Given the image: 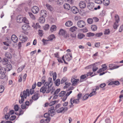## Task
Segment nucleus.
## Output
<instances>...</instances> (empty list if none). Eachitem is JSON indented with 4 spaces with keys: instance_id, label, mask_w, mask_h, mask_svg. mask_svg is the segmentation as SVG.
I'll return each mask as SVG.
<instances>
[{
    "instance_id": "1",
    "label": "nucleus",
    "mask_w": 123,
    "mask_h": 123,
    "mask_svg": "<svg viewBox=\"0 0 123 123\" xmlns=\"http://www.w3.org/2000/svg\"><path fill=\"white\" fill-rule=\"evenodd\" d=\"M34 89H31L30 91L29 89H27L26 91L24 90L23 92H21L20 94V97L21 98L20 100H19V103L20 104H22L24 100V98H26L27 96H29L30 95V93L31 95L33 94L34 92Z\"/></svg>"
},
{
    "instance_id": "2",
    "label": "nucleus",
    "mask_w": 123,
    "mask_h": 123,
    "mask_svg": "<svg viewBox=\"0 0 123 123\" xmlns=\"http://www.w3.org/2000/svg\"><path fill=\"white\" fill-rule=\"evenodd\" d=\"M47 83H45L43 86L41 88L40 91L41 92H42L44 94L45 92L46 93H49L52 89L51 87L47 84Z\"/></svg>"
},
{
    "instance_id": "3",
    "label": "nucleus",
    "mask_w": 123,
    "mask_h": 123,
    "mask_svg": "<svg viewBox=\"0 0 123 123\" xmlns=\"http://www.w3.org/2000/svg\"><path fill=\"white\" fill-rule=\"evenodd\" d=\"M77 24L78 26L81 28L84 27L86 25L85 21L82 20L78 21L77 22Z\"/></svg>"
},
{
    "instance_id": "4",
    "label": "nucleus",
    "mask_w": 123,
    "mask_h": 123,
    "mask_svg": "<svg viewBox=\"0 0 123 123\" xmlns=\"http://www.w3.org/2000/svg\"><path fill=\"white\" fill-rule=\"evenodd\" d=\"M68 110V108L67 107H62L58 109L57 110V112L58 113H64L67 111Z\"/></svg>"
},
{
    "instance_id": "5",
    "label": "nucleus",
    "mask_w": 123,
    "mask_h": 123,
    "mask_svg": "<svg viewBox=\"0 0 123 123\" xmlns=\"http://www.w3.org/2000/svg\"><path fill=\"white\" fill-rule=\"evenodd\" d=\"M22 29L23 30V32L25 34H27L28 32L26 31L28 28V25H24L22 27Z\"/></svg>"
},
{
    "instance_id": "6",
    "label": "nucleus",
    "mask_w": 123,
    "mask_h": 123,
    "mask_svg": "<svg viewBox=\"0 0 123 123\" xmlns=\"http://www.w3.org/2000/svg\"><path fill=\"white\" fill-rule=\"evenodd\" d=\"M120 84L119 82L118 81H112L109 83V85H112L113 87H114L115 86H118Z\"/></svg>"
},
{
    "instance_id": "7",
    "label": "nucleus",
    "mask_w": 123,
    "mask_h": 123,
    "mask_svg": "<svg viewBox=\"0 0 123 123\" xmlns=\"http://www.w3.org/2000/svg\"><path fill=\"white\" fill-rule=\"evenodd\" d=\"M14 111L13 110H12L9 111V112L7 113V114L5 115V118L6 120L8 119L10 117V115H12L13 114H14Z\"/></svg>"
},
{
    "instance_id": "8",
    "label": "nucleus",
    "mask_w": 123,
    "mask_h": 123,
    "mask_svg": "<svg viewBox=\"0 0 123 123\" xmlns=\"http://www.w3.org/2000/svg\"><path fill=\"white\" fill-rule=\"evenodd\" d=\"M39 10V8L36 6H34L32 8L31 11L34 13H37Z\"/></svg>"
},
{
    "instance_id": "9",
    "label": "nucleus",
    "mask_w": 123,
    "mask_h": 123,
    "mask_svg": "<svg viewBox=\"0 0 123 123\" xmlns=\"http://www.w3.org/2000/svg\"><path fill=\"white\" fill-rule=\"evenodd\" d=\"M79 5L80 8L81 9L85 8L86 6V4L85 2L83 1H80Z\"/></svg>"
},
{
    "instance_id": "10",
    "label": "nucleus",
    "mask_w": 123,
    "mask_h": 123,
    "mask_svg": "<svg viewBox=\"0 0 123 123\" xmlns=\"http://www.w3.org/2000/svg\"><path fill=\"white\" fill-rule=\"evenodd\" d=\"M23 18L21 15H18L16 17L17 22L19 23L23 22Z\"/></svg>"
},
{
    "instance_id": "11",
    "label": "nucleus",
    "mask_w": 123,
    "mask_h": 123,
    "mask_svg": "<svg viewBox=\"0 0 123 123\" xmlns=\"http://www.w3.org/2000/svg\"><path fill=\"white\" fill-rule=\"evenodd\" d=\"M94 6V4L92 2H89L88 3L87 6L89 9L91 11L93 10Z\"/></svg>"
},
{
    "instance_id": "12",
    "label": "nucleus",
    "mask_w": 123,
    "mask_h": 123,
    "mask_svg": "<svg viewBox=\"0 0 123 123\" xmlns=\"http://www.w3.org/2000/svg\"><path fill=\"white\" fill-rule=\"evenodd\" d=\"M19 39L23 43L25 42L28 39V38L26 37L21 35L19 36Z\"/></svg>"
},
{
    "instance_id": "13",
    "label": "nucleus",
    "mask_w": 123,
    "mask_h": 123,
    "mask_svg": "<svg viewBox=\"0 0 123 123\" xmlns=\"http://www.w3.org/2000/svg\"><path fill=\"white\" fill-rule=\"evenodd\" d=\"M71 11L74 14H76L79 11V9L78 8L75 6L72 7L71 9Z\"/></svg>"
},
{
    "instance_id": "14",
    "label": "nucleus",
    "mask_w": 123,
    "mask_h": 123,
    "mask_svg": "<svg viewBox=\"0 0 123 123\" xmlns=\"http://www.w3.org/2000/svg\"><path fill=\"white\" fill-rule=\"evenodd\" d=\"M40 97V94L38 93H34L31 97L32 99L34 100H37Z\"/></svg>"
},
{
    "instance_id": "15",
    "label": "nucleus",
    "mask_w": 123,
    "mask_h": 123,
    "mask_svg": "<svg viewBox=\"0 0 123 123\" xmlns=\"http://www.w3.org/2000/svg\"><path fill=\"white\" fill-rule=\"evenodd\" d=\"M120 66H116L114 64H110L109 66L110 69L111 70L117 68Z\"/></svg>"
},
{
    "instance_id": "16",
    "label": "nucleus",
    "mask_w": 123,
    "mask_h": 123,
    "mask_svg": "<svg viewBox=\"0 0 123 123\" xmlns=\"http://www.w3.org/2000/svg\"><path fill=\"white\" fill-rule=\"evenodd\" d=\"M6 68H3V69L6 72V71H10L12 68V66L11 64H8L6 66Z\"/></svg>"
},
{
    "instance_id": "17",
    "label": "nucleus",
    "mask_w": 123,
    "mask_h": 123,
    "mask_svg": "<svg viewBox=\"0 0 123 123\" xmlns=\"http://www.w3.org/2000/svg\"><path fill=\"white\" fill-rule=\"evenodd\" d=\"M6 71H1L0 72V78L3 79L5 78L6 77V75L5 74Z\"/></svg>"
},
{
    "instance_id": "18",
    "label": "nucleus",
    "mask_w": 123,
    "mask_h": 123,
    "mask_svg": "<svg viewBox=\"0 0 123 123\" xmlns=\"http://www.w3.org/2000/svg\"><path fill=\"white\" fill-rule=\"evenodd\" d=\"M78 79H75L74 78H72L71 82L72 83V86H75L76 85L77 83L79 81Z\"/></svg>"
},
{
    "instance_id": "19",
    "label": "nucleus",
    "mask_w": 123,
    "mask_h": 123,
    "mask_svg": "<svg viewBox=\"0 0 123 123\" xmlns=\"http://www.w3.org/2000/svg\"><path fill=\"white\" fill-rule=\"evenodd\" d=\"M12 41L14 43H16L18 41V39L17 36L14 35H12L11 37Z\"/></svg>"
},
{
    "instance_id": "20",
    "label": "nucleus",
    "mask_w": 123,
    "mask_h": 123,
    "mask_svg": "<svg viewBox=\"0 0 123 123\" xmlns=\"http://www.w3.org/2000/svg\"><path fill=\"white\" fill-rule=\"evenodd\" d=\"M66 33L67 32L65 30L61 29L59 31V34L60 36H63L64 35H65Z\"/></svg>"
},
{
    "instance_id": "21",
    "label": "nucleus",
    "mask_w": 123,
    "mask_h": 123,
    "mask_svg": "<svg viewBox=\"0 0 123 123\" xmlns=\"http://www.w3.org/2000/svg\"><path fill=\"white\" fill-rule=\"evenodd\" d=\"M40 14L41 17H46L47 15V12L44 10H42L41 11Z\"/></svg>"
},
{
    "instance_id": "22",
    "label": "nucleus",
    "mask_w": 123,
    "mask_h": 123,
    "mask_svg": "<svg viewBox=\"0 0 123 123\" xmlns=\"http://www.w3.org/2000/svg\"><path fill=\"white\" fill-rule=\"evenodd\" d=\"M45 83H47L46 84H48V85L51 87L53 85L52 82V78L50 77L48 79V81L46 82Z\"/></svg>"
},
{
    "instance_id": "23",
    "label": "nucleus",
    "mask_w": 123,
    "mask_h": 123,
    "mask_svg": "<svg viewBox=\"0 0 123 123\" xmlns=\"http://www.w3.org/2000/svg\"><path fill=\"white\" fill-rule=\"evenodd\" d=\"M1 61L2 64L4 65H6L8 64V60L6 58H3Z\"/></svg>"
},
{
    "instance_id": "24",
    "label": "nucleus",
    "mask_w": 123,
    "mask_h": 123,
    "mask_svg": "<svg viewBox=\"0 0 123 123\" xmlns=\"http://www.w3.org/2000/svg\"><path fill=\"white\" fill-rule=\"evenodd\" d=\"M85 37V35L81 33H79L77 35V38L79 39H81Z\"/></svg>"
},
{
    "instance_id": "25",
    "label": "nucleus",
    "mask_w": 123,
    "mask_h": 123,
    "mask_svg": "<svg viewBox=\"0 0 123 123\" xmlns=\"http://www.w3.org/2000/svg\"><path fill=\"white\" fill-rule=\"evenodd\" d=\"M64 7L65 9L67 10H70L71 8L70 6L67 3L65 4L64 5Z\"/></svg>"
},
{
    "instance_id": "26",
    "label": "nucleus",
    "mask_w": 123,
    "mask_h": 123,
    "mask_svg": "<svg viewBox=\"0 0 123 123\" xmlns=\"http://www.w3.org/2000/svg\"><path fill=\"white\" fill-rule=\"evenodd\" d=\"M72 25V22L70 20H69L66 22L65 24V25L67 27L71 26Z\"/></svg>"
},
{
    "instance_id": "27",
    "label": "nucleus",
    "mask_w": 123,
    "mask_h": 123,
    "mask_svg": "<svg viewBox=\"0 0 123 123\" xmlns=\"http://www.w3.org/2000/svg\"><path fill=\"white\" fill-rule=\"evenodd\" d=\"M56 26L55 25H53L50 27V30L51 32H53L55 31L56 29Z\"/></svg>"
},
{
    "instance_id": "28",
    "label": "nucleus",
    "mask_w": 123,
    "mask_h": 123,
    "mask_svg": "<svg viewBox=\"0 0 123 123\" xmlns=\"http://www.w3.org/2000/svg\"><path fill=\"white\" fill-rule=\"evenodd\" d=\"M45 19L44 17H41L39 18V22L42 24L44 23L45 22Z\"/></svg>"
},
{
    "instance_id": "29",
    "label": "nucleus",
    "mask_w": 123,
    "mask_h": 123,
    "mask_svg": "<svg viewBox=\"0 0 123 123\" xmlns=\"http://www.w3.org/2000/svg\"><path fill=\"white\" fill-rule=\"evenodd\" d=\"M55 110H49L48 113L51 116H53L55 115Z\"/></svg>"
},
{
    "instance_id": "30",
    "label": "nucleus",
    "mask_w": 123,
    "mask_h": 123,
    "mask_svg": "<svg viewBox=\"0 0 123 123\" xmlns=\"http://www.w3.org/2000/svg\"><path fill=\"white\" fill-rule=\"evenodd\" d=\"M8 106L6 107L4 109L3 111L4 113V114H7V113L9 112V110H8Z\"/></svg>"
},
{
    "instance_id": "31",
    "label": "nucleus",
    "mask_w": 123,
    "mask_h": 123,
    "mask_svg": "<svg viewBox=\"0 0 123 123\" xmlns=\"http://www.w3.org/2000/svg\"><path fill=\"white\" fill-rule=\"evenodd\" d=\"M91 28L92 31H94L97 30V27L96 25H92L91 26Z\"/></svg>"
},
{
    "instance_id": "32",
    "label": "nucleus",
    "mask_w": 123,
    "mask_h": 123,
    "mask_svg": "<svg viewBox=\"0 0 123 123\" xmlns=\"http://www.w3.org/2000/svg\"><path fill=\"white\" fill-rule=\"evenodd\" d=\"M25 65H23L21 66L18 69V72L19 73L21 72L23 69L25 68Z\"/></svg>"
},
{
    "instance_id": "33",
    "label": "nucleus",
    "mask_w": 123,
    "mask_h": 123,
    "mask_svg": "<svg viewBox=\"0 0 123 123\" xmlns=\"http://www.w3.org/2000/svg\"><path fill=\"white\" fill-rule=\"evenodd\" d=\"M110 1L109 0H103V3L105 6H108L109 4Z\"/></svg>"
},
{
    "instance_id": "34",
    "label": "nucleus",
    "mask_w": 123,
    "mask_h": 123,
    "mask_svg": "<svg viewBox=\"0 0 123 123\" xmlns=\"http://www.w3.org/2000/svg\"><path fill=\"white\" fill-rule=\"evenodd\" d=\"M5 56L9 59H11L12 57L11 54L8 52L6 53L5 54Z\"/></svg>"
},
{
    "instance_id": "35",
    "label": "nucleus",
    "mask_w": 123,
    "mask_h": 123,
    "mask_svg": "<svg viewBox=\"0 0 123 123\" xmlns=\"http://www.w3.org/2000/svg\"><path fill=\"white\" fill-rule=\"evenodd\" d=\"M46 6L48 9L50 11H52L53 10V8L49 4H47L46 5Z\"/></svg>"
},
{
    "instance_id": "36",
    "label": "nucleus",
    "mask_w": 123,
    "mask_h": 123,
    "mask_svg": "<svg viewBox=\"0 0 123 123\" xmlns=\"http://www.w3.org/2000/svg\"><path fill=\"white\" fill-rule=\"evenodd\" d=\"M77 29V28L75 26H74L71 27L70 28V31L72 32L76 31Z\"/></svg>"
},
{
    "instance_id": "37",
    "label": "nucleus",
    "mask_w": 123,
    "mask_h": 123,
    "mask_svg": "<svg viewBox=\"0 0 123 123\" xmlns=\"http://www.w3.org/2000/svg\"><path fill=\"white\" fill-rule=\"evenodd\" d=\"M95 34L91 32H89L86 34V36L89 37H92L95 35Z\"/></svg>"
},
{
    "instance_id": "38",
    "label": "nucleus",
    "mask_w": 123,
    "mask_h": 123,
    "mask_svg": "<svg viewBox=\"0 0 123 123\" xmlns=\"http://www.w3.org/2000/svg\"><path fill=\"white\" fill-rule=\"evenodd\" d=\"M106 69V68L105 67H103V68H101L99 69L97 72V73H99L102 71H104Z\"/></svg>"
},
{
    "instance_id": "39",
    "label": "nucleus",
    "mask_w": 123,
    "mask_h": 123,
    "mask_svg": "<svg viewBox=\"0 0 123 123\" xmlns=\"http://www.w3.org/2000/svg\"><path fill=\"white\" fill-rule=\"evenodd\" d=\"M66 93V91H62L59 93V96L60 97H62L65 95Z\"/></svg>"
},
{
    "instance_id": "40",
    "label": "nucleus",
    "mask_w": 123,
    "mask_h": 123,
    "mask_svg": "<svg viewBox=\"0 0 123 123\" xmlns=\"http://www.w3.org/2000/svg\"><path fill=\"white\" fill-rule=\"evenodd\" d=\"M88 23L89 24H92L93 22V21L92 18H88L87 20Z\"/></svg>"
},
{
    "instance_id": "41",
    "label": "nucleus",
    "mask_w": 123,
    "mask_h": 123,
    "mask_svg": "<svg viewBox=\"0 0 123 123\" xmlns=\"http://www.w3.org/2000/svg\"><path fill=\"white\" fill-rule=\"evenodd\" d=\"M55 38V37L54 34H52L49 37V41L53 40V39Z\"/></svg>"
},
{
    "instance_id": "42",
    "label": "nucleus",
    "mask_w": 123,
    "mask_h": 123,
    "mask_svg": "<svg viewBox=\"0 0 123 123\" xmlns=\"http://www.w3.org/2000/svg\"><path fill=\"white\" fill-rule=\"evenodd\" d=\"M58 101L56 100L53 101L49 103V106H51L54 105L55 104L57 103Z\"/></svg>"
},
{
    "instance_id": "43",
    "label": "nucleus",
    "mask_w": 123,
    "mask_h": 123,
    "mask_svg": "<svg viewBox=\"0 0 123 123\" xmlns=\"http://www.w3.org/2000/svg\"><path fill=\"white\" fill-rule=\"evenodd\" d=\"M89 97V94L88 93L85 94L82 100H84L87 99Z\"/></svg>"
},
{
    "instance_id": "44",
    "label": "nucleus",
    "mask_w": 123,
    "mask_h": 123,
    "mask_svg": "<svg viewBox=\"0 0 123 123\" xmlns=\"http://www.w3.org/2000/svg\"><path fill=\"white\" fill-rule=\"evenodd\" d=\"M110 30L108 29H106L104 31V34L105 35H108L110 34Z\"/></svg>"
},
{
    "instance_id": "45",
    "label": "nucleus",
    "mask_w": 123,
    "mask_h": 123,
    "mask_svg": "<svg viewBox=\"0 0 123 123\" xmlns=\"http://www.w3.org/2000/svg\"><path fill=\"white\" fill-rule=\"evenodd\" d=\"M103 35V33L102 32H100L96 33L95 34V36L96 37H100Z\"/></svg>"
},
{
    "instance_id": "46",
    "label": "nucleus",
    "mask_w": 123,
    "mask_h": 123,
    "mask_svg": "<svg viewBox=\"0 0 123 123\" xmlns=\"http://www.w3.org/2000/svg\"><path fill=\"white\" fill-rule=\"evenodd\" d=\"M49 25L47 24L44 25L43 27V29L44 30H47L49 29Z\"/></svg>"
},
{
    "instance_id": "47",
    "label": "nucleus",
    "mask_w": 123,
    "mask_h": 123,
    "mask_svg": "<svg viewBox=\"0 0 123 123\" xmlns=\"http://www.w3.org/2000/svg\"><path fill=\"white\" fill-rule=\"evenodd\" d=\"M55 83L56 86H58L60 84V80L59 79H57L55 81Z\"/></svg>"
},
{
    "instance_id": "48",
    "label": "nucleus",
    "mask_w": 123,
    "mask_h": 123,
    "mask_svg": "<svg viewBox=\"0 0 123 123\" xmlns=\"http://www.w3.org/2000/svg\"><path fill=\"white\" fill-rule=\"evenodd\" d=\"M115 18L116 21L117 23H118L120 21L119 17L117 15H116L115 16Z\"/></svg>"
},
{
    "instance_id": "49",
    "label": "nucleus",
    "mask_w": 123,
    "mask_h": 123,
    "mask_svg": "<svg viewBox=\"0 0 123 123\" xmlns=\"http://www.w3.org/2000/svg\"><path fill=\"white\" fill-rule=\"evenodd\" d=\"M57 4L59 5H62L63 2V0H57Z\"/></svg>"
},
{
    "instance_id": "50",
    "label": "nucleus",
    "mask_w": 123,
    "mask_h": 123,
    "mask_svg": "<svg viewBox=\"0 0 123 123\" xmlns=\"http://www.w3.org/2000/svg\"><path fill=\"white\" fill-rule=\"evenodd\" d=\"M39 34V36L41 37H42L43 34V31L42 30H39L38 31Z\"/></svg>"
},
{
    "instance_id": "51",
    "label": "nucleus",
    "mask_w": 123,
    "mask_h": 123,
    "mask_svg": "<svg viewBox=\"0 0 123 123\" xmlns=\"http://www.w3.org/2000/svg\"><path fill=\"white\" fill-rule=\"evenodd\" d=\"M67 80V78L66 77H63L61 80V84H62L65 82Z\"/></svg>"
},
{
    "instance_id": "52",
    "label": "nucleus",
    "mask_w": 123,
    "mask_h": 123,
    "mask_svg": "<svg viewBox=\"0 0 123 123\" xmlns=\"http://www.w3.org/2000/svg\"><path fill=\"white\" fill-rule=\"evenodd\" d=\"M4 89V87L3 86H0V93L3 92Z\"/></svg>"
},
{
    "instance_id": "53",
    "label": "nucleus",
    "mask_w": 123,
    "mask_h": 123,
    "mask_svg": "<svg viewBox=\"0 0 123 123\" xmlns=\"http://www.w3.org/2000/svg\"><path fill=\"white\" fill-rule=\"evenodd\" d=\"M16 117V116L14 115L12 116L10 118V120L11 121H13L14 120Z\"/></svg>"
},
{
    "instance_id": "54",
    "label": "nucleus",
    "mask_w": 123,
    "mask_h": 123,
    "mask_svg": "<svg viewBox=\"0 0 123 123\" xmlns=\"http://www.w3.org/2000/svg\"><path fill=\"white\" fill-rule=\"evenodd\" d=\"M70 36L73 39H75L76 37V35L74 33H71Z\"/></svg>"
},
{
    "instance_id": "55",
    "label": "nucleus",
    "mask_w": 123,
    "mask_h": 123,
    "mask_svg": "<svg viewBox=\"0 0 123 123\" xmlns=\"http://www.w3.org/2000/svg\"><path fill=\"white\" fill-rule=\"evenodd\" d=\"M80 31L83 33H86L88 31V30L87 28L85 27L83 29H81Z\"/></svg>"
},
{
    "instance_id": "56",
    "label": "nucleus",
    "mask_w": 123,
    "mask_h": 123,
    "mask_svg": "<svg viewBox=\"0 0 123 123\" xmlns=\"http://www.w3.org/2000/svg\"><path fill=\"white\" fill-rule=\"evenodd\" d=\"M50 118L49 117L48 118H47L45 119H44V123H48L50 121Z\"/></svg>"
},
{
    "instance_id": "57",
    "label": "nucleus",
    "mask_w": 123,
    "mask_h": 123,
    "mask_svg": "<svg viewBox=\"0 0 123 123\" xmlns=\"http://www.w3.org/2000/svg\"><path fill=\"white\" fill-rule=\"evenodd\" d=\"M45 76H43L42 77L41 80V83L42 84H43L45 82Z\"/></svg>"
},
{
    "instance_id": "58",
    "label": "nucleus",
    "mask_w": 123,
    "mask_h": 123,
    "mask_svg": "<svg viewBox=\"0 0 123 123\" xmlns=\"http://www.w3.org/2000/svg\"><path fill=\"white\" fill-rule=\"evenodd\" d=\"M95 3L99 4H101L102 3L101 0H95Z\"/></svg>"
},
{
    "instance_id": "59",
    "label": "nucleus",
    "mask_w": 123,
    "mask_h": 123,
    "mask_svg": "<svg viewBox=\"0 0 123 123\" xmlns=\"http://www.w3.org/2000/svg\"><path fill=\"white\" fill-rule=\"evenodd\" d=\"M23 22H24L25 23H26L27 24H29L28 21L26 19V18L25 17H24L23 19Z\"/></svg>"
},
{
    "instance_id": "60",
    "label": "nucleus",
    "mask_w": 123,
    "mask_h": 123,
    "mask_svg": "<svg viewBox=\"0 0 123 123\" xmlns=\"http://www.w3.org/2000/svg\"><path fill=\"white\" fill-rule=\"evenodd\" d=\"M14 108L15 111H18L19 109V107H18V105H16L14 106Z\"/></svg>"
},
{
    "instance_id": "61",
    "label": "nucleus",
    "mask_w": 123,
    "mask_h": 123,
    "mask_svg": "<svg viewBox=\"0 0 123 123\" xmlns=\"http://www.w3.org/2000/svg\"><path fill=\"white\" fill-rule=\"evenodd\" d=\"M118 23L117 22H115L114 24L113 25V27L115 29H116L117 28L118 26Z\"/></svg>"
},
{
    "instance_id": "62",
    "label": "nucleus",
    "mask_w": 123,
    "mask_h": 123,
    "mask_svg": "<svg viewBox=\"0 0 123 123\" xmlns=\"http://www.w3.org/2000/svg\"><path fill=\"white\" fill-rule=\"evenodd\" d=\"M52 74L53 75V80L54 81H55L56 77V74L55 72Z\"/></svg>"
},
{
    "instance_id": "63",
    "label": "nucleus",
    "mask_w": 123,
    "mask_h": 123,
    "mask_svg": "<svg viewBox=\"0 0 123 123\" xmlns=\"http://www.w3.org/2000/svg\"><path fill=\"white\" fill-rule=\"evenodd\" d=\"M28 13L30 16L31 18L33 19H34L35 18V16L31 12H29Z\"/></svg>"
},
{
    "instance_id": "64",
    "label": "nucleus",
    "mask_w": 123,
    "mask_h": 123,
    "mask_svg": "<svg viewBox=\"0 0 123 123\" xmlns=\"http://www.w3.org/2000/svg\"><path fill=\"white\" fill-rule=\"evenodd\" d=\"M119 31L120 32L123 31V24L120 27Z\"/></svg>"
}]
</instances>
